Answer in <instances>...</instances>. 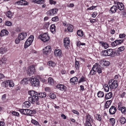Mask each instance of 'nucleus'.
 Listing matches in <instances>:
<instances>
[{"label":"nucleus","mask_w":126,"mask_h":126,"mask_svg":"<svg viewBox=\"0 0 126 126\" xmlns=\"http://www.w3.org/2000/svg\"><path fill=\"white\" fill-rule=\"evenodd\" d=\"M6 15L9 18H11L12 16V14L10 11H8L6 14Z\"/></svg>","instance_id":"45"},{"label":"nucleus","mask_w":126,"mask_h":126,"mask_svg":"<svg viewBox=\"0 0 126 126\" xmlns=\"http://www.w3.org/2000/svg\"><path fill=\"white\" fill-rule=\"evenodd\" d=\"M27 36V33L23 32L19 34L18 35V38H19V39L21 40H22L25 39Z\"/></svg>","instance_id":"8"},{"label":"nucleus","mask_w":126,"mask_h":126,"mask_svg":"<svg viewBox=\"0 0 126 126\" xmlns=\"http://www.w3.org/2000/svg\"><path fill=\"white\" fill-rule=\"evenodd\" d=\"M116 41L117 43V45H118L121 44L124 41V40H117Z\"/></svg>","instance_id":"52"},{"label":"nucleus","mask_w":126,"mask_h":126,"mask_svg":"<svg viewBox=\"0 0 126 126\" xmlns=\"http://www.w3.org/2000/svg\"><path fill=\"white\" fill-rule=\"evenodd\" d=\"M8 33V31L6 30H2L0 32V35L1 36H2L4 35H7Z\"/></svg>","instance_id":"20"},{"label":"nucleus","mask_w":126,"mask_h":126,"mask_svg":"<svg viewBox=\"0 0 126 126\" xmlns=\"http://www.w3.org/2000/svg\"><path fill=\"white\" fill-rule=\"evenodd\" d=\"M119 110L121 111L122 114H125L126 113V108L124 106L122 107Z\"/></svg>","instance_id":"32"},{"label":"nucleus","mask_w":126,"mask_h":126,"mask_svg":"<svg viewBox=\"0 0 126 126\" xmlns=\"http://www.w3.org/2000/svg\"><path fill=\"white\" fill-rule=\"evenodd\" d=\"M6 60V59L4 57L2 58L0 61V64H1L3 63H5Z\"/></svg>","instance_id":"43"},{"label":"nucleus","mask_w":126,"mask_h":126,"mask_svg":"<svg viewBox=\"0 0 126 126\" xmlns=\"http://www.w3.org/2000/svg\"><path fill=\"white\" fill-rule=\"evenodd\" d=\"M28 101L29 102H30L32 104H34L35 103L34 99L32 97H29L28 98Z\"/></svg>","instance_id":"40"},{"label":"nucleus","mask_w":126,"mask_h":126,"mask_svg":"<svg viewBox=\"0 0 126 126\" xmlns=\"http://www.w3.org/2000/svg\"><path fill=\"white\" fill-rule=\"evenodd\" d=\"M99 43L103 47H104L105 49L109 47V45L106 43H105L103 42L99 41Z\"/></svg>","instance_id":"17"},{"label":"nucleus","mask_w":126,"mask_h":126,"mask_svg":"<svg viewBox=\"0 0 126 126\" xmlns=\"http://www.w3.org/2000/svg\"><path fill=\"white\" fill-rule=\"evenodd\" d=\"M102 55L104 56H109L113 57L117 54V52L115 50L112 49H108L102 51Z\"/></svg>","instance_id":"1"},{"label":"nucleus","mask_w":126,"mask_h":126,"mask_svg":"<svg viewBox=\"0 0 126 126\" xmlns=\"http://www.w3.org/2000/svg\"><path fill=\"white\" fill-rule=\"evenodd\" d=\"M85 45V43H81L80 42V41L78 42L77 43V46H80V45Z\"/></svg>","instance_id":"59"},{"label":"nucleus","mask_w":126,"mask_h":126,"mask_svg":"<svg viewBox=\"0 0 126 126\" xmlns=\"http://www.w3.org/2000/svg\"><path fill=\"white\" fill-rule=\"evenodd\" d=\"M31 105V103L29 101L25 102L23 104V106L25 108H28Z\"/></svg>","instance_id":"33"},{"label":"nucleus","mask_w":126,"mask_h":126,"mask_svg":"<svg viewBox=\"0 0 126 126\" xmlns=\"http://www.w3.org/2000/svg\"><path fill=\"white\" fill-rule=\"evenodd\" d=\"M50 98L52 99H54L56 97V95L53 93H51L49 95Z\"/></svg>","instance_id":"49"},{"label":"nucleus","mask_w":126,"mask_h":126,"mask_svg":"<svg viewBox=\"0 0 126 126\" xmlns=\"http://www.w3.org/2000/svg\"><path fill=\"white\" fill-rule=\"evenodd\" d=\"M45 2V0H37L35 3H36L38 4H44Z\"/></svg>","instance_id":"38"},{"label":"nucleus","mask_w":126,"mask_h":126,"mask_svg":"<svg viewBox=\"0 0 126 126\" xmlns=\"http://www.w3.org/2000/svg\"><path fill=\"white\" fill-rule=\"evenodd\" d=\"M117 5L118 8L120 10H123L124 8V6L123 3L120 2H117Z\"/></svg>","instance_id":"16"},{"label":"nucleus","mask_w":126,"mask_h":126,"mask_svg":"<svg viewBox=\"0 0 126 126\" xmlns=\"http://www.w3.org/2000/svg\"><path fill=\"white\" fill-rule=\"evenodd\" d=\"M86 120L85 123H91L92 122L93 123L94 120L91 116L88 114L86 116Z\"/></svg>","instance_id":"9"},{"label":"nucleus","mask_w":126,"mask_h":126,"mask_svg":"<svg viewBox=\"0 0 126 126\" xmlns=\"http://www.w3.org/2000/svg\"><path fill=\"white\" fill-rule=\"evenodd\" d=\"M54 53L55 56H60L61 54V51L59 49L56 50L54 51Z\"/></svg>","instance_id":"26"},{"label":"nucleus","mask_w":126,"mask_h":126,"mask_svg":"<svg viewBox=\"0 0 126 126\" xmlns=\"http://www.w3.org/2000/svg\"><path fill=\"white\" fill-rule=\"evenodd\" d=\"M58 11V10L57 8L51 9L47 11L46 13L48 16L54 15L57 13Z\"/></svg>","instance_id":"7"},{"label":"nucleus","mask_w":126,"mask_h":126,"mask_svg":"<svg viewBox=\"0 0 126 126\" xmlns=\"http://www.w3.org/2000/svg\"><path fill=\"white\" fill-rule=\"evenodd\" d=\"M78 81L77 78L76 77H74L70 79V81L72 84H75Z\"/></svg>","instance_id":"25"},{"label":"nucleus","mask_w":126,"mask_h":126,"mask_svg":"<svg viewBox=\"0 0 126 126\" xmlns=\"http://www.w3.org/2000/svg\"><path fill=\"white\" fill-rule=\"evenodd\" d=\"M97 95L98 97L101 98L104 96V93L102 91H100L97 93Z\"/></svg>","instance_id":"35"},{"label":"nucleus","mask_w":126,"mask_h":126,"mask_svg":"<svg viewBox=\"0 0 126 126\" xmlns=\"http://www.w3.org/2000/svg\"><path fill=\"white\" fill-rule=\"evenodd\" d=\"M52 21L54 22H57L59 20L58 17L57 16H56L52 18Z\"/></svg>","instance_id":"47"},{"label":"nucleus","mask_w":126,"mask_h":126,"mask_svg":"<svg viewBox=\"0 0 126 126\" xmlns=\"http://www.w3.org/2000/svg\"><path fill=\"white\" fill-rule=\"evenodd\" d=\"M35 71L34 67L33 65H32L28 67L27 73L28 75L30 76L34 73Z\"/></svg>","instance_id":"6"},{"label":"nucleus","mask_w":126,"mask_h":126,"mask_svg":"<svg viewBox=\"0 0 126 126\" xmlns=\"http://www.w3.org/2000/svg\"><path fill=\"white\" fill-rule=\"evenodd\" d=\"M112 96V92H110L109 93L106 94L105 95V99H108L110 98Z\"/></svg>","instance_id":"21"},{"label":"nucleus","mask_w":126,"mask_h":126,"mask_svg":"<svg viewBox=\"0 0 126 126\" xmlns=\"http://www.w3.org/2000/svg\"><path fill=\"white\" fill-rule=\"evenodd\" d=\"M67 30L70 32H72L73 31V26L72 25L70 24L67 25Z\"/></svg>","instance_id":"41"},{"label":"nucleus","mask_w":126,"mask_h":126,"mask_svg":"<svg viewBox=\"0 0 126 126\" xmlns=\"http://www.w3.org/2000/svg\"><path fill=\"white\" fill-rule=\"evenodd\" d=\"M94 65H96V71L98 73H101L102 72V71L101 69V66L100 65L98 66L97 64L96 63L95 64H94Z\"/></svg>","instance_id":"18"},{"label":"nucleus","mask_w":126,"mask_h":126,"mask_svg":"<svg viewBox=\"0 0 126 126\" xmlns=\"http://www.w3.org/2000/svg\"><path fill=\"white\" fill-rule=\"evenodd\" d=\"M96 118L98 121H100L101 120V116L99 114H97L96 116Z\"/></svg>","instance_id":"51"},{"label":"nucleus","mask_w":126,"mask_h":126,"mask_svg":"<svg viewBox=\"0 0 126 126\" xmlns=\"http://www.w3.org/2000/svg\"><path fill=\"white\" fill-rule=\"evenodd\" d=\"M96 7V6H93L90 7L88 8L87 9V10H92L95 8Z\"/></svg>","instance_id":"63"},{"label":"nucleus","mask_w":126,"mask_h":126,"mask_svg":"<svg viewBox=\"0 0 126 126\" xmlns=\"http://www.w3.org/2000/svg\"><path fill=\"white\" fill-rule=\"evenodd\" d=\"M21 1V5H27V2L26 1L22 0Z\"/></svg>","instance_id":"55"},{"label":"nucleus","mask_w":126,"mask_h":126,"mask_svg":"<svg viewBox=\"0 0 126 126\" xmlns=\"http://www.w3.org/2000/svg\"><path fill=\"white\" fill-rule=\"evenodd\" d=\"M120 122L122 124H124L126 122L125 118L123 116L121 117L120 118Z\"/></svg>","instance_id":"31"},{"label":"nucleus","mask_w":126,"mask_h":126,"mask_svg":"<svg viewBox=\"0 0 126 126\" xmlns=\"http://www.w3.org/2000/svg\"><path fill=\"white\" fill-rule=\"evenodd\" d=\"M105 90L106 92H108L109 90V87L107 84H105L104 86Z\"/></svg>","instance_id":"44"},{"label":"nucleus","mask_w":126,"mask_h":126,"mask_svg":"<svg viewBox=\"0 0 126 126\" xmlns=\"http://www.w3.org/2000/svg\"><path fill=\"white\" fill-rule=\"evenodd\" d=\"M109 84L110 89H115L118 86L117 81L116 80H113L111 79L109 81Z\"/></svg>","instance_id":"2"},{"label":"nucleus","mask_w":126,"mask_h":126,"mask_svg":"<svg viewBox=\"0 0 126 126\" xmlns=\"http://www.w3.org/2000/svg\"><path fill=\"white\" fill-rule=\"evenodd\" d=\"M5 24L6 25L8 26H11L12 25L11 22L8 21H5Z\"/></svg>","instance_id":"50"},{"label":"nucleus","mask_w":126,"mask_h":126,"mask_svg":"<svg viewBox=\"0 0 126 126\" xmlns=\"http://www.w3.org/2000/svg\"><path fill=\"white\" fill-rule=\"evenodd\" d=\"M79 64L78 61H76L75 62V67L76 68H78L79 67Z\"/></svg>","instance_id":"58"},{"label":"nucleus","mask_w":126,"mask_h":126,"mask_svg":"<svg viewBox=\"0 0 126 126\" xmlns=\"http://www.w3.org/2000/svg\"><path fill=\"white\" fill-rule=\"evenodd\" d=\"M117 10V7L115 6H113L110 8V12L111 13H115Z\"/></svg>","instance_id":"23"},{"label":"nucleus","mask_w":126,"mask_h":126,"mask_svg":"<svg viewBox=\"0 0 126 126\" xmlns=\"http://www.w3.org/2000/svg\"><path fill=\"white\" fill-rule=\"evenodd\" d=\"M29 80L33 86L37 87L39 85V81L38 79L36 78H30Z\"/></svg>","instance_id":"5"},{"label":"nucleus","mask_w":126,"mask_h":126,"mask_svg":"<svg viewBox=\"0 0 126 126\" xmlns=\"http://www.w3.org/2000/svg\"><path fill=\"white\" fill-rule=\"evenodd\" d=\"M117 110V109L114 106H112L109 109L110 113L111 114H114Z\"/></svg>","instance_id":"12"},{"label":"nucleus","mask_w":126,"mask_h":126,"mask_svg":"<svg viewBox=\"0 0 126 126\" xmlns=\"http://www.w3.org/2000/svg\"><path fill=\"white\" fill-rule=\"evenodd\" d=\"M7 51V49L5 47L0 48V53L3 54L6 53Z\"/></svg>","instance_id":"30"},{"label":"nucleus","mask_w":126,"mask_h":126,"mask_svg":"<svg viewBox=\"0 0 126 126\" xmlns=\"http://www.w3.org/2000/svg\"><path fill=\"white\" fill-rule=\"evenodd\" d=\"M101 65L104 66H108L110 64V62L105 60L101 61H100Z\"/></svg>","instance_id":"13"},{"label":"nucleus","mask_w":126,"mask_h":126,"mask_svg":"<svg viewBox=\"0 0 126 126\" xmlns=\"http://www.w3.org/2000/svg\"><path fill=\"white\" fill-rule=\"evenodd\" d=\"M110 122L112 126H113L115 123V120L113 118H111L110 119Z\"/></svg>","instance_id":"48"},{"label":"nucleus","mask_w":126,"mask_h":126,"mask_svg":"<svg viewBox=\"0 0 126 126\" xmlns=\"http://www.w3.org/2000/svg\"><path fill=\"white\" fill-rule=\"evenodd\" d=\"M56 87L62 91H64L65 90V87L63 85L59 84L57 85Z\"/></svg>","instance_id":"15"},{"label":"nucleus","mask_w":126,"mask_h":126,"mask_svg":"<svg viewBox=\"0 0 126 126\" xmlns=\"http://www.w3.org/2000/svg\"><path fill=\"white\" fill-rule=\"evenodd\" d=\"M111 45L113 47H114L117 45L116 41L111 43Z\"/></svg>","instance_id":"56"},{"label":"nucleus","mask_w":126,"mask_h":126,"mask_svg":"<svg viewBox=\"0 0 126 126\" xmlns=\"http://www.w3.org/2000/svg\"><path fill=\"white\" fill-rule=\"evenodd\" d=\"M69 42L70 40L68 38L66 37L64 39V45L65 47H66L69 45Z\"/></svg>","instance_id":"11"},{"label":"nucleus","mask_w":126,"mask_h":126,"mask_svg":"<svg viewBox=\"0 0 126 126\" xmlns=\"http://www.w3.org/2000/svg\"><path fill=\"white\" fill-rule=\"evenodd\" d=\"M51 51V47L49 46H47L43 49V54H47L49 52H50Z\"/></svg>","instance_id":"10"},{"label":"nucleus","mask_w":126,"mask_h":126,"mask_svg":"<svg viewBox=\"0 0 126 126\" xmlns=\"http://www.w3.org/2000/svg\"><path fill=\"white\" fill-rule=\"evenodd\" d=\"M96 66L94 65L92 70L90 71L89 74L91 75H94L96 73Z\"/></svg>","instance_id":"14"},{"label":"nucleus","mask_w":126,"mask_h":126,"mask_svg":"<svg viewBox=\"0 0 126 126\" xmlns=\"http://www.w3.org/2000/svg\"><path fill=\"white\" fill-rule=\"evenodd\" d=\"M49 2L50 4H56V2L53 0H49Z\"/></svg>","instance_id":"61"},{"label":"nucleus","mask_w":126,"mask_h":126,"mask_svg":"<svg viewBox=\"0 0 126 126\" xmlns=\"http://www.w3.org/2000/svg\"><path fill=\"white\" fill-rule=\"evenodd\" d=\"M27 109H20L19 110V111L21 113L27 114Z\"/></svg>","instance_id":"37"},{"label":"nucleus","mask_w":126,"mask_h":126,"mask_svg":"<svg viewBox=\"0 0 126 126\" xmlns=\"http://www.w3.org/2000/svg\"><path fill=\"white\" fill-rule=\"evenodd\" d=\"M48 83L51 85H53L54 84V81L52 78L49 77L48 79Z\"/></svg>","instance_id":"29"},{"label":"nucleus","mask_w":126,"mask_h":126,"mask_svg":"<svg viewBox=\"0 0 126 126\" xmlns=\"http://www.w3.org/2000/svg\"><path fill=\"white\" fill-rule=\"evenodd\" d=\"M50 25V23L49 22L47 23H45L44 26V28L45 29H47L49 27Z\"/></svg>","instance_id":"53"},{"label":"nucleus","mask_w":126,"mask_h":126,"mask_svg":"<svg viewBox=\"0 0 126 126\" xmlns=\"http://www.w3.org/2000/svg\"><path fill=\"white\" fill-rule=\"evenodd\" d=\"M47 64L49 66L51 67H54L56 65V64L55 63L51 61L48 62L47 63Z\"/></svg>","instance_id":"39"},{"label":"nucleus","mask_w":126,"mask_h":126,"mask_svg":"<svg viewBox=\"0 0 126 126\" xmlns=\"http://www.w3.org/2000/svg\"><path fill=\"white\" fill-rule=\"evenodd\" d=\"M37 95L40 97L43 98L46 96V94L45 93L43 92L39 93Z\"/></svg>","instance_id":"34"},{"label":"nucleus","mask_w":126,"mask_h":126,"mask_svg":"<svg viewBox=\"0 0 126 126\" xmlns=\"http://www.w3.org/2000/svg\"><path fill=\"white\" fill-rule=\"evenodd\" d=\"M9 81V80L4 81L1 83V86L2 87L4 88L8 87Z\"/></svg>","instance_id":"19"},{"label":"nucleus","mask_w":126,"mask_h":126,"mask_svg":"<svg viewBox=\"0 0 126 126\" xmlns=\"http://www.w3.org/2000/svg\"><path fill=\"white\" fill-rule=\"evenodd\" d=\"M55 26L54 24H52L50 26V30L51 32L53 33H54L55 32Z\"/></svg>","instance_id":"24"},{"label":"nucleus","mask_w":126,"mask_h":126,"mask_svg":"<svg viewBox=\"0 0 126 126\" xmlns=\"http://www.w3.org/2000/svg\"><path fill=\"white\" fill-rule=\"evenodd\" d=\"M29 79L28 78L23 79L21 81L20 83L23 84H27L28 83V82L29 81Z\"/></svg>","instance_id":"27"},{"label":"nucleus","mask_w":126,"mask_h":126,"mask_svg":"<svg viewBox=\"0 0 126 126\" xmlns=\"http://www.w3.org/2000/svg\"><path fill=\"white\" fill-rule=\"evenodd\" d=\"M33 36L31 35L26 40L24 44L25 48H27L31 45L33 41Z\"/></svg>","instance_id":"4"},{"label":"nucleus","mask_w":126,"mask_h":126,"mask_svg":"<svg viewBox=\"0 0 126 126\" xmlns=\"http://www.w3.org/2000/svg\"><path fill=\"white\" fill-rule=\"evenodd\" d=\"M45 90L46 92H49L50 91V88L48 87H46L45 88Z\"/></svg>","instance_id":"64"},{"label":"nucleus","mask_w":126,"mask_h":126,"mask_svg":"<svg viewBox=\"0 0 126 126\" xmlns=\"http://www.w3.org/2000/svg\"><path fill=\"white\" fill-rule=\"evenodd\" d=\"M28 94L32 96H34L37 94V93L34 91H31L28 92Z\"/></svg>","instance_id":"28"},{"label":"nucleus","mask_w":126,"mask_h":126,"mask_svg":"<svg viewBox=\"0 0 126 126\" xmlns=\"http://www.w3.org/2000/svg\"><path fill=\"white\" fill-rule=\"evenodd\" d=\"M8 85L10 87H13L14 86V84L13 82L11 80H9Z\"/></svg>","instance_id":"46"},{"label":"nucleus","mask_w":126,"mask_h":126,"mask_svg":"<svg viewBox=\"0 0 126 126\" xmlns=\"http://www.w3.org/2000/svg\"><path fill=\"white\" fill-rule=\"evenodd\" d=\"M21 40L18 37L15 40V42L16 44H18L20 42V41Z\"/></svg>","instance_id":"60"},{"label":"nucleus","mask_w":126,"mask_h":126,"mask_svg":"<svg viewBox=\"0 0 126 126\" xmlns=\"http://www.w3.org/2000/svg\"><path fill=\"white\" fill-rule=\"evenodd\" d=\"M125 36L126 35L124 33L122 34H121L119 35V37L120 38H124V37H125Z\"/></svg>","instance_id":"62"},{"label":"nucleus","mask_w":126,"mask_h":126,"mask_svg":"<svg viewBox=\"0 0 126 126\" xmlns=\"http://www.w3.org/2000/svg\"><path fill=\"white\" fill-rule=\"evenodd\" d=\"M39 38L44 42H46L49 40V37L46 33L41 34L39 36Z\"/></svg>","instance_id":"3"},{"label":"nucleus","mask_w":126,"mask_h":126,"mask_svg":"<svg viewBox=\"0 0 126 126\" xmlns=\"http://www.w3.org/2000/svg\"><path fill=\"white\" fill-rule=\"evenodd\" d=\"M85 78L83 76L82 77L80 78V80L78 82L80 83L81 82H83L85 81Z\"/></svg>","instance_id":"57"},{"label":"nucleus","mask_w":126,"mask_h":126,"mask_svg":"<svg viewBox=\"0 0 126 126\" xmlns=\"http://www.w3.org/2000/svg\"><path fill=\"white\" fill-rule=\"evenodd\" d=\"M77 34L80 37H82L83 35V32L81 30H78L77 31Z\"/></svg>","instance_id":"36"},{"label":"nucleus","mask_w":126,"mask_h":126,"mask_svg":"<svg viewBox=\"0 0 126 126\" xmlns=\"http://www.w3.org/2000/svg\"><path fill=\"white\" fill-rule=\"evenodd\" d=\"M31 122L36 125H37L38 124V122L34 120H32L31 121Z\"/></svg>","instance_id":"54"},{"label":"nucleus","mask_w":126,"mask_h":126,"mask_svg":"<svg viewBox=\"0 0 126 126\" xmlns=\"http://www.w3.org/2000/svg\"><path fill=\"white\" fill-rule=\"evenodd\" d=\"M125 49V47L124 46H122L118 48V51L119 52H121L123 51Z\"/></svg>","instance_id":"42"},{"label":"nucleus","mask_w":126,"mask_h":126,"mask_svg":"<svg viewBox=\"0 0 126 126\" xmlns=\"http://www.w3.org/2000/svg\"><path fill=\"white\" fill-rule=\"evenodd\" d=\"M36 111L34 110L27 109V114L31 116V114L35 113Z\"/></svg>","instance_id":"22"}]
</instances>
